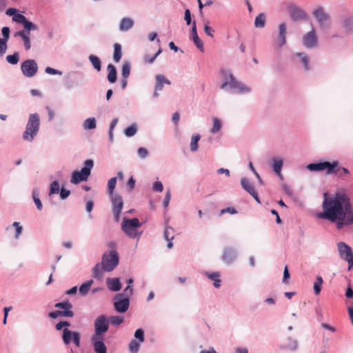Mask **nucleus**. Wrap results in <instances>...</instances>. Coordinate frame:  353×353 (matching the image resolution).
Listing matches in <instances>:
<instances>
[{
	"label": "nucleus",
	"instance_id": "obj_48",
	"mask_svg": "<svg viewBox=\"0 0 353 353\" xmlns=\"http://www.w3.org/2000/svg\"><path fill=\"white\" fill-rule=\"evenodd\" d=\"M116 183H117V178L116 177H112L109 179L108 183V192L110 195H113V191L115 188Z\"/></svg>",
	"mask_w": 353,
	"mask_h": 353
},
{
	"label": "nucleus",
	"instance_id": "obj_60",
	"mask_svg": "<svg viewBox=\"0 0 353 353\" xmlns=\"http://www.w3.org/2000/svg\"><path fill=\"white\" fill-rule=\"evenodd\" d=\"M230 213L232 214H236L237 213V211L236 210L235 208H232V207H228L227 208H225V209H223L221 210L220 212V214L222 215L225 213Z\"/></svg>",
	"mask_w": 353,
	"mask_h": 353
},
{
	"label": "nucleus",
	"instance_id": "obj_47",
	"mask_svg": "<svg viewBox=\"0 0 353 353\" xmlns=\"http://www.w3.org/2000/svg\"><path fill=\"white\" fill-rule=\"evenodd\" d=\"M140 341L132 340L129 345V350L131 353H137L139 350Z\"/></svg>",
	"mask_w": 353,
	"mask_h": 353
},
{
	"label": "nucleus",
	"instance_id": "obj_25",
	"mask_svg": "<svg viewBox=\"0 0 353 353\" xmlns=\"http://www.w3.org/2000/svg\"><path fill=\"white\" fill-rule=\"evenodd\" d=\"M341 24L346 33H351L353 31V17L342 18Z\"/></svg>",
	"mask_w": 353,
	"mask_h": 353
},
{
	"label": "nucleus",
	"instance_id": "obj_40",
	"mask_svg": "<svg viewBox=\"0 0 353 353\" xmlns=\"http://www.w3.org/2000/svg\"><path fill=\"white\" fill-rule=\"evenodd\" d=\"M93 283L92 280L87 281L86 282L83 283L79 288V293L81 295H85L88 292V291L90 289V287L92 284Z\"/></svg>",
	"mask_w": 353,
	"mask_h": 353
},
{
	"label": "nucleus",
	"instance_id": "obj_38",
	"mask_svg": "<svg viewBox=\"0 0 353 353\" xmlns=\"http://www.w3.org/2000/svg\"><path fill=\"white\" fill-rule=\"evenodd\" d=\"M201 139V136L199 134H195L192 136L190 142V150L194 152L198 149V142Z\"/></svg>",
	"mask_w": 353,
	"mask_h": 353
},
{
	"label": "nucleus",
	"instance_id": "obj_6",
	"mask_svg": "<svg viewBox=\"0 0 353 353\" xmlns=\"http://www.w3.org/2000/svg\"><path fill=\"white\" fill-rule=\"evenodd\" d=\"M94 163L91 159L86 160L84 163V167L81 171H75L72 173L71 183L77 184L83 181H86L90 174V170L93 167Z\"/></svg>",
	"mask_w": 353,
	"mask_h": 353
},
{
	"label": "nucleus",
	"instance_id": "obj_3",
	"mask_svg": "<svg viewBox=\"0 0 353 353\" xmlns=\"http://www.w3.org/2000/svg\"><path fill=\"white\" fill-rule=\"evenodd\" d=\"M119 263V254L116 250H111L103 254L101 265L97 263L93 268V276L101 279L103 277V272L112 271Z\"/></svg>",
	"mask_w": 353,
	"mask_h": 353
},
{
	"label": "nucleus",
	"instance_id": "obj_45",
	"mask_svg": "<svg viewBox=\"0 0 353 353\" xmlns=\"http://www.w3.org/2000/svg\"><path fill=\"white\" fill-rule=\"evenodd\" d=\"M161 52L162 49L159 48L157 52L152 57H150L148 54L145 55L143 58L145 63L150 64L152 63L155 61L157 57L161 53Z\"/></svg>",
	"mask_w": 353,
	"mask_h": 353
},
{
	"label": "nucleus",
	"instance_id": "obj_20",
	"mask_svg": "<svg viewBox=\"0 0 353 353\" xmlns=\"http://www.w3.org/2000/svg\"><path fill=\"white\" fill-rule=\"evenodd\" d=\"M93 348L96 353H106L107 348L102 341V336H92Z\"/></svg>",
	"mask_w": 353,
	"mask_h": 353
},
{
	"label": "nucleus",
	"instance_id": "obj_42",
	"mask_svg": "<svg viewBox=\"0 0 353 353\" xmlns=\"http://www.w3.org/2000/svg\"><path fill=\"white\" fill-rule=\"evenodd\" d=\"M137 132V126L135 123L127 127L124 130V134L127 137H133Z\"/></svg>",
	"mask_w": 353,
	"mask_h": 353
},
{
	"label": "nucleus",
	"instance_id": "obj_52",
	"mask_svg": "<svg viewBox=\"0 0 353 353\" xmlns=\"http://www.w3.org/2000/svg\"><path fill=\"white\" fill-rule=\"evenodd\" d=\"M26 19L27 18L26 17V16L19 12H17L16 14H14V16L12 17L13 21L21 24H23V23L25 21Z\"/></svg>",
	"mask_w": 353,
	"mask_h": 353
},
{
	"label": "nucleus",
	"instance_id": "obj_28",
	"mask_svg": "<svg viewBox=\"0 0 353 353\" xmlns=\"http://www.w3.org/2000/svg\"><path fill=\"white\" fill-rule=\"evenodd\" d=\"M133 25L134 21L132 19L128 17L123 18L120 22L119 30L123 32L128 31L132 28Z\"/></svg>",
	"mask_w": 353,
	"mask_h": 353
},
{
	"label": "nucleus",
	"instance_id": "obj_41",
	"mask_svg": "<svg viewBox=\"0 0 353 353\" xmlns=\"http://www.w3.org/2000/svg\"><path fill=\"white\" fill-rule=\"evenodd\" d=\"M323 280L321 276H317L314 283V292L316 295H319L321 291Z\"/></svg>",
	"mask_w": 353,
	"mask_h": 353
},
{
	"label": "nucleus",
	"instance_id": "obj_1",
	"mask_svg": "<svg viewBox=\"0 0 353 353\" xmlns=\"http://www.w3.org/2000/svg\"><path fill=\"white\" fill-rule=\"evenodd\" d=\"M323 209V212L319 216L332 222L336 221L339 229L345 224L353 223V214L350 199L344 194H336L333 197H327V194L325 193Z\"/></svg>",
	"mask_w": 353,
	"mask_h": 353
},
{
	"label": "nucleus",
	"instance_id": "obj_27",
	"mask_svg": "<svg viewBox=\"0 0 353 353\" xmlns=\"http://www.w3.org/2000/svg\"><path fill=\"white\" fill-rule=\"evenodd\" d=\"M236 257V252L234 249L228 248L224 250L223 254V260L226 263H232Z\"/></svg>",
	"mask_w": 353,
	"mask_h": 353
},
{
	"label": "nucleus",
	"instance_id": "obj_9",
	"mask_svg": "<svg viewBox=\"0 0 353 353\" xmlns=\"http://www.w3.org/2000/svg\"><path fill=\"white\" fill-rule=\"evenodd\" d=\"M337 248L341 259L347 262L348 270H350L353 268V252L351 247L344 242H339Z\"/></svg>",
	"mask_w": 353,
	"mask_h": 353
},
{
	"label": "nucleus",
	"instance_id": "obj_33",
	"mask_svg": "<svg viewBox=\"0 0 353 353\" xmlns=\"http://www.w3.org/2000/svg\"><path fill=\"white\" fill-rule=\"evenodd\" d=\"M212 127L210 130L212 134H216L219 132L222 128V121L217 117L212 118Z\"/></svg>",
	"mask_w": 353,
	"mask_h": 353
},
{
	"label": "nucleus",
	"instance_id": "obj_49",
	"mask_svg": "<svg viewBox=\"0 0 353 353\" xmlns=\"http://www.w3.org/2000/svg\"><path fill=\"white\" fill-rule=\"evenodd\" d=\"M10 30L9 27H8V26L3 27L1 29V34L3 37L0 39L1 40H3V41L8 42L10 39Z\"/></svg>",
	"mask_w": 353,
	"mask_h": 353
},
{
	"label": "nucleus",
	"instance_id": "obj_37",
	"mask_svg": "<svg viewBox=\"0 0 353 353\" xmlns=\"http://www.w3.org/2000/svg\"><path fill=\"white\" fill-rule=\"evenodd\" d=\"M207 276L209 279L214 281V285L215 288H219L221 286V281L219 279L220 274L219 272H213L210 274H207Z\"/></svg>",
	"mask_w": 353,
	"mask_h": 353
},
{
	"label": "nucleus",
	"instance_id": "obj_59",
	"mask_svg": "<svg viewBox=\"0 0 353 353\" xmlns=\"http://www.w3.org/2000/svg\"><path fill=\"white\" fill-rule=\"evenodd\" d=\"M153 190L156 192H161L163 190V186L161 182L156 181L153 184Z\"/></svg>",
	"mask_w": 353,
	"mask_h": 353
},
{
	"label": "nucleus",
	"instance_id": "obj_11",
	"mask_svg": "<svg viewBox=\"0 0 353 353\" xmlns=\"http://www.w3.org/2000/svg\"><path fill=\"white\" fill-rule=\"evenodd\" d=\"M108 327L109 321L106 316L103 314L99 316L94 321L95 334L94 336H102L108 330Z\"/></svg>",
	"mask_w": 353,
	"mask_h": 353
},
{
	"label": "nucleus",
	"instance_id": "obj_14",
	"mask_svg": "<svg viewBox=\"0 0 353 353\" xmlns=\"http://www.w3.org/2000/svg\"><path fill=\"white\" fill-rule=\"evenodd\" d=\"M288 10L290 13L291 19L294 21L307 19V14L305 12L294 3H290L288 5Z\"/></svg>",
	"mask_w": 353,
	"mask_h": 353
},
{
	"label": "nucleus",
	"instance_id": "obj_55",
	"mask_svg": "<svg viewBox=\"0 0 353 353\" xmlns=\"http://www.w3.org/2000/svg\"><path fill=\"white\" fill-rule=\"evenodd\" d=\"M135 338L138 339L140 343L143 342L144 341V331L142 329H138L136 330L134 333Z\"/></svg>",
	"mask_w": 353,
	"mask_h": 353
},
{
	"label": "nucleus",
	"instance_id": "obj_36",
	"mask_svg": "<svg viewBox=\"0 0 353 353\" xmlns=\"http://www.w3.org/2000/svg\"><path fill=\"white\" fill-rule=\"evenodd\" d=\"M97 126L96 119L94 117H90L83 122V128L85 130H93Z\"/></svg>",
	"mask_w": 353,
	"mask_h": 353
},
{
	"label": "nucleus",
	"instance_id": "obj_13",
	"mask_svg": "<svg viewBox=\"0 0 353 353\" xmlns=\"http://www.w3.org/2000/svg\"><path fill=\"white\" fill-rule=\"evenodd\" d=\"M62 339L65 345L73 342L76 347H80L81 335L78 332H72L68 328L63 330Z\"/></svg>",
	"mask_w": 353,
	"mask_h": 353
},
{
	"label": "nucleus",
	"instance_id": "obj_26",
	"mask_svg": "<svg viewBox=\"0 0 353 353\" xmlns=\"http://www.w3.org/2000/svg\"><path fill=\"white\" fill-rule=\"evenodd\" d=\"M107 70L108 71L107 76L108 81L110 83H115L117 79V71L116 67L113 64L110 63L107 66Z\"/></svg>",
	"mask_w": 353,
	"mask_h": 353
},
{
	"label": "nucleus",
	"instance_id": "obj_16",
	"mask_svg": "<svg viewBox=\"0 0 353 353\" xmlns=\"http://www.w3.org/2000/svg\"><path fill=\"white\" fill-rule=\"evenodd\" d=\"M111 201L115 221H119L120 213L123 206L122 197L118 194H113L111 195Z\"/></svg>",
	"mask_w": 353,
	"mask_h": 353
},
{
	"label": "nucleus",
	"instance_id": "obj_18",
	"mask_svg": "<svg viewBox=\"0 0 353 353\" xmlns=\"http://www.w3.org/2000/svg\"><path fill=\"white\" fill-rule=\"evenodd\" d=\"M241 184L245 190L249 192L258 203H260L259 195L255 190L253 184L250 183L248 179L246 178L241 179Z\"/></svg>",
	"mask_w": 353,
	"mask_h": 353
},
{
	"label": "nucleus",
	"instance_id": "obj_22",
	"mask_svg": "<svg viewBox=\"0 0 353 353\" xmlns=\"http://www.w3.org/2000/svg\"><path fill=\"white\" fill-rule=\"evenodd\" d=\"M283 165V161L281 159L274 158L272 159V168L276 176L281 179L283 180V176L281 174V170Z\"/></svg>",
	"mask_w": 353,
	"mask_h": 353
},
{
	"label": "nucleus",
	"instance_id": "obj_63",
	"mask_svg": "<svg viewBox=\"0 0 353 353\" xmlns=\"http://www.w3.org/2000/svg\"><path fill=\"white\" fill-rule=\"evenodd\" d=\"M155 39H157V42L158 43H160V40L159 39H157V33L155 32H150L148 34V40L150 41H154Z\"/></svg>",
	"mask_w": 353,
	"mask_h": 353
},
{
	"label": "nucleus",
	"instance_id": "obj_10",
	"mask_svg": "<svg viewBox=\"0 0 353 353\" xmlns=\"http://www.w3.org/2000/svg\"><path fill=\"white\" fill-rule=\"evenodd\" d=\"M312 14L322 30H325L330 26V17L324 11L323 7L316 8L312 12Z\"/></svg>",
	"mask_w": 353,
	"mask_h": 353
},
{
	"label": "nucleus",
	"instance_id": "obj_4",
	"mask_svg": "<svg viewBox=\"0 0 353 353\" xmlns=\"http://www.w3.org/2000/svg\"><path fill=\"white\" fill-rule=\"evenodd\" d=\"M40 118L37 113L30 114L23 133V139L26 141H32L39 132Z\"/></svg>",
	"mask_w": 353,
	"mask_h": 353
},
{
	"label": "nucleus",
	"instance_id": "obj_39",
	"mask_svg": "<svg viewBox=\"0 0 353 353\" xmlns=\"http://www.w3.org/2000/svg\"><path fill=\"white\" fill-rule=\"evenodd\" d=\"M265 25V16L263 13L257 15L254 20V26L256 28H263Z\"/></svg>",
	"mask_w": 353,
	"mask_h": 353
},
{
	"label": "nucleus",
	"instance_id": "obj_56",
	"mask_svg": "<svg viewBox=\"0 0 353 353\" xmlns=\"http://www.w3.org/2000/svg\"><path fill=\"white\" fill-rule=\"evenodd\" d=\"M118 121H119L118 118H114L111 121V123L110 125V129H109V137H110V139H112V137H113L112 130L114 128V127L117 125Z\"/></svg>",
	"mask_w": 353,
	"mask_h": 353
},
{
	"label": "nucleus",
	"instance_id": "obj_50",
	"mask_svg": "<svg viewBox=\"0 0 353 353\" xmlns=\"http://www.w3.org/2000/svg\"><path fill=\"white\" fill-rule=\"evenodd\" d=\"M59 191V183L57 181H54L50 184V188L49 192V196H51L53 194H57Z\"/></svg>",
	"mask_w": 353,
	"mask_h": 353
},
{
	"label": "nucleus",
	"instance_id": "obj_53",
	"mask_svg": "<svg viewBox=\"0 0 353 353\" xmlns=\"http://www.w3.org/2000/svg\"><path fill=\"white\" fill-rule=\"evenodd\" d=\"M45 72L52 75H62L63 74L62 71L52 68L49 66L46 68Z\"/></svg>",
	"mask_w": 353,
	"mask_h": 353
},
{
	"label": "nucleus",
	"instance_id": "obj_5",
	"mask_svg": "<svg viewBox=\"0 0 353 353\" xmlns=\"http://www.w3.org/2000/svg\"><path fill=\"white\" fill-rule=\"evenodd\" d=\"M141 226L139 220L137 218L132 219H123L121 229L123 232L130 238H139L140 234L137 232V229Z\"/></svg>",
	"mask_w": 353,
	"mask_h": 353
},
{
	"label": "nucleus",
	"instance_id": "obj_15",
	"mask_svg": "<svg viewBox=\"0 0 353 353\" xmlns=\"http://www.w3.org/2000/svg\"><path fill=\"white\" fill-rule=\"evenodd\" d=\"M302 41L303 46L307 48L311 49L316 46L318 39L314 28L303 37Z\"/></svg>",
	"mask_w": 353,
	"mask_h": 353
},
{
	"label": "nucleus",
	"instance_id": "obj_44",
	"mask_svg": "<svg viewBox=\"0 0 353 353\" xmlns=\"http://www.w3.org/2000/svg\"><path fill=\"white\" fill-rule=\"evenodd\" d=\"M19 60V54L17 52H15L12 54L8 55L6 57V61L8 63L12 65H16L18 63Z\"/></svg>",
	"mask_w": 353,
	"mask_h": 353
},
{
	"label": "nucleus",
	"instance_id": "obj_30",
	"mask_svg": "<svg viewBox=\"0 0 353 353\" xmlns=\"http://www.w3.org/2000/svg\"><path fill=\"white\" fill-rule=\"evenodd\" d=\"M174 230L170 227H167L164 231V237L168 241V248H172L173 246V243H172V240L174 239Z\"/></svg>",
	"mask_w": 353,
	"mask_h": 353
},
{
	"label": "nucleus",
	"instance_id": "obj_8",
	"mask_svg": "<svg viewBox=\"0 0 353 353\" xmlns=\"http://www.w3.org/2000/svg\"><path fill=\"white\" fill-rule=\"evenodd\" d=\"M54 307L63 309V310H57L50 312L48 316L52 319H56L59 316L65 317H72L74 316V312L71 310L72 305L68 301L57 303L54 305Z\"/></svg>",
	"mask_w": 353,
	"mask_h": 353
},
{
	"label": "nucleus",
	"instance_id": "obj_35",
	"mask_svg": "<svg viewBox=\"0 0 353 353\" xmlns=\"http://www.w3.org/2000/svg\"><path fill=\"white\" fill-rule=\"evenodd\" d=\"M294 56L300 57L301 58V63L304 66V69L306 71L310 70V65H309V57L303 52L296 53Z\"/></svg>",
	"mask_w": 353,
	"mask_h": 353
},
{
	"label": "nucleus",
	"instance_id": "obj_32",
	"mask_svg": "<svg viewBox=\"0 0 353 353\" xmlns=\"http://www.w3.org/2000/svg\"><path fill=\"white\" fill-rule=\"evenodd\" d=\"M22 25L23 26V29L19 31L24 32L26 33H30L31 30H37L38 28L36 24L28 20V19L25 20Z\"/></svg>",
	"mask_w": 353,
	"mask_h": 353
},
{
	"label": "nucleus",
	"instance_id": "obj_62",
	"mask_svg": "<svg viewBox=\"0 0 353 353\" xmlns=\"http://www.w3.org/2000/svg\"><path fill=\"white\" fill-rule=\"evenodd\" d=\"M70 194L69 190H67L62 188L60 190V197L61 199H65Z\"/></svg>",
	"mask_w": 353,
	"mask_h": 353
},
{
	"label": "nucleus",
	"instance_id": "obj_17",
	"mask_svg": "<svg viewBox=\"0 0 353 353\" xmlns=\"http://www.w3.org/2000/svg\"><path fill=\"white\" fill-rule=\"evenodd\" d=\"M123 294H118L115 299L116 301L114 303L115 310L119 312H125L128 310L129 307V299L128 298H123Z\"/></svg>",
	"mask_w": 353,
	"mask_h": 353
},
{
	"label": "nucleus",
	"instance_id": "obj_54",
	"mask_svg": "<svg viewBox=\"0 0 353 353\" xmlns=\"http://www.w3.org/2000/svg\"><path fill=\"white\" fill-rule=\"evenodd\" d=\"M8 49V42L0 39V57H3Z\"/></svg>",
	"mask_w": 353,
	"mask_h": 353
},
{
	"label": "nucleus",
	"instance_id": "obj_2",
	"mask_svg": "<svg viewBox=\"0 0 353 353\" xmlns=\"http://www.w3.org/2000/svg\"><path fill=\"white\" fill-rule=\"evenodd\" d=\"M220 75L223 80V83L220 86L222 90H229L239 94H245L251 92V88L241 81H238L230 69L221 68L220 70Z\"/></svg>",
	"mask_w": 353,
	"mask_h": 353
},
{
	"label": "nucleus",
	"instance_id": "obj_64",
	"mask_svg": "<svg viewBox=\"0 0 353 353\" xmlns=\"http://www.w3.org/2000/svg\"><path fill=\"white\" fill-rule=\"evenodd\" d=\"M18 12V10L14 8H10L7 9L6 14L8 16H14V14H16Z\"/></svg>",
	"mask_w": 353,
	"mask_h": 353
},
{
	"label": "nucleus",
	"instance_id": "obj_43",
	"mask_svg": "<svg viewBox=\"0 0 353 353\" xmlns=\"http://www.w3.org/2000/svg\"><path fill=\"white\" fill-rule=\"evenodd\" d=\"M131 65L129 62H125L123 64L122 70H121V75L122 78L128 79L130 74Z\"/></svg>",
	"mask_w": 353,
	"mask_h": 353
},
{
	"label": "nucleus",
	"instance_id": "obj_24",
	"mask_svg": "<svg viewBox=\"0 0 353 353\" xmlns=\"http://www.w3.org/2000/svg\"><path fill=\"white\" fill-rule=\"evenodd\" d=\"M15 37H19L23 42V46L26 50H29L31 48L30 42V33H26L24 32L17 31L15 32Z\"/></svg>",
	"mask_w": 353,
	"mask_h": 353
},
{
	"label": "nucleus",
	"instance_id": "obj_19",
	"mask_svg": "<svg viewBox=\"0 0 353 353\" xmlns=\"http://www.w3.org/2000/svg\"><path fill=\"white\" fill-rule=\"evenodd\" d=\"M191 37L195 44V46L199 49L200 51L204 52L203 41L199 39L197 31L196 25L195 21L192 22V26L190 31Z\"/></svg>",
	"mask_w": 353,
	"mask_h": 353
},
{
	"label": "nucleus",
	"instance_id": "obj_29",
	"mask_svg": "<svg viewBox=\"0 0 353 353\" xmlns=\"http://www.w3.org/2000/svg\"><path fill=\"white\" fill-rule=\"evenodd\" d=\"M107 284L108 288L114 292L119 291L121 287L119 279H108Z\"/></svg>",
	"mask_w": 353,
	"mask_h": 353
},
{
	"label": "nucleus",
	"instance_id": "obj_7",
	"mask_svg": "<svg viewBox=\"0 0 353 353\" xmlns=\"http://www.w3.org/2000/svg\"><path fill=\"white\" fill-rule=\"evenodd\" d=\"M307 168L310 171H321L326 170L327 174L336 173L339 170V163L336 161H334L333 163L325 161L310 163L307 165Z\"/></svg>",
	"mask_w": 353,
	"mask_h": 353
},
{
	"label": "nucleus",
	"instance_id": "obj_51",
	"mask_svg": "<svg viewBox=\"0 0 353 353\" xmlns=\"http://www.w3.org/2000/svg\"><path fill=\"white\" fill-rule=\"evenodd\" d=\"M110 322L112 325L118 326L123 322V318L119 316H112L110 318Z\"/></svg>",
	"mask_w": 353,
	"mask_h": 353
},
{
	"label": "nucleus",
	"instance_id": "obj_12",
	"mask_svg": "<svg viewBox=\"0 0 353 353\" xmlns=\"http://www.w3.org/2000/svg\"><path fill=\"white\" fill-rule=\"evenodd\" d=\"M21 70L26 77H34L38 71V65L34 59H27L21 64Z\"/></svg>",
	"mask_w": 353,
	"mask_h": 353
},
{
	"label": "nucleus",
	"instance_id": "obj_61",
	"mask_svg": "<svg viewBox=\"0 0 353 353\" xmlns=\"http://www.w3.org/2000/svg\"><path fill=\"white\" fill-rule=\"evenodd\" d=\"M13 226H14L16 228L15 236H16V238H18L22 232V227L21 225H19V223H18V222H14Z\"/></svg>",
	"mask_w": 353,
	"mask_h": 353
},
{
	"label": "nucleus",
	"instance_id": "obj_58",
	"mask_svg": "<svg viewBox=\"0 0 353 353\" xmlns=\"http://www.w3.org/2000/svg\"><path fill=\"white\" fill-rule=\"evenodd\" d=\"M204 32H205V33L208 36H209V37H212V38H213V37H214V29H213L212 28H211L210 26H209L208 24H205V25L204 26Z\"/></svg>",
	"mask_w": 353,
	"mask_h": 353
},
{
	"label": "nucleus",
	"instance_id": "obj_46",
	"mask_svg": "<svg viewBox=\"0 0 353 353\" xmlns=\"http://www.w3.org/2000/svg\"><path fill=\"white\" fill-rule=\"evenodd\" d=\"M32 198L35 203V205H37V208L39 210H41L42 209V203L41 200L39 198V192L37 190H34L32 192Z\"/></svg>",
	"mask_w": 353,
	"mask_h": 353
},
{
	"label": "nucleus",
	"instance_id": "obj_21",
	"mask_svg": "<svg viewBox=\"0 0 353 353\" xmlns=\"http://www.w3.org/2000/svg\"><path fill=\"white\" fill-rule=\"evenodd\" d=\"M287 27L285 23H281L279 26L278 46L282 48L286 43Z\"/></svg>",
	"mask_w": 353,
	"mask_h": 353
},
{
	"label": "nucleus",
	"instance_id": "obj_31",
	"mask_svg": "<svg viewBox=\"0 0 353 353\" xmlns=\"http://www.w3.org/2000/svg\"><path fill=\"white\" fill-rule=\"evenodd\" d=\"M88 59L92 63L94 68L97 71L99 72L101 70V59L96 55L90 54L88 57Z\"/></svg>",
	"mask_w": 353,
	"mask_h": 353
},
{
	"label": "nucleus",
	"instance_id": "obj_34",
	"mask_svg": "<svg viewBox=\"0 0 353 353\" xmlns=\"http://www.w3.org/2000/svg\"><path fill=\"white\" fill-rule=\"evenodd\" d=\"M122 57L121 46L119 43L114 44L113 59L115 62H119Z\"/></svg>",
	"mask_w": 353,
	"mask_h": 353
},
{
	"label": "nucleus",
	"instance_id": "obj_57",
	"mask_svg": "<svg viewBox=\"0 0 353 353\" xmlns=\"http://www.w3.org/2000/svg\"><path fill=\"white\" fill-rule=\"evenodd\" d=\"M184 19L186 21V24L190 26L192 23L191 12L189 9H186L184 13Z\"/></svg>",
	"mask_w": 353,
	"mask_h": 353
},
{
	"label": "nucleus",
	"instance_id": "obj_23",
	"mask_svg": "<svg viewBox=\"0 0 353 353\" xmlns=\"http://www.w3.org/2000/svg\"><path fill=\"white\" fill-rule=\"evenodd\" d=\"M155 81L154 88H156V90H162L165 85H171V81L163 74H157L155 76Z\"/></svg>",
	"mask_w": 353,
	"mask_h": 353
}]
</instances>
